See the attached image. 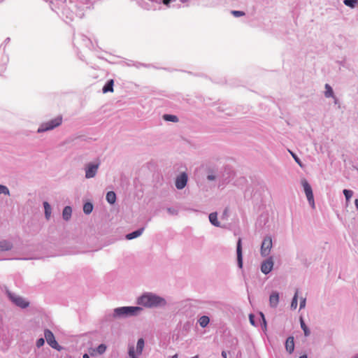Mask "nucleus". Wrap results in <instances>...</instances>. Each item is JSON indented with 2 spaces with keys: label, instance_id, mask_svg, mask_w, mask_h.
I'll use <instances>...</instances> for the list:
<instances>
[{
  "label": "nucleus",
  "instance_id": "2eb2a0df",
  "mask_svg": "<svg viewBox=\"0 0 358 358\" xmlns=\"http://www.w3.org/2000/svg\"><path fill=\"white\" fill-rule=\"evenodd\" d=\"M145 230V227H141L134 231H132L131 233H129L126 235V239L127 240H132L134 238H138L140 236L142 235V234L143 233Z\"/></svg>",
  "mask_w": 358,
  "mask_h": 358
},
{
  "label": "nucleus",
  "instance_id": "4468645a",
  "mask_svg": "<svg viewBox=\"0 0 358 358\" xmlns=\"http://www.w3.org/2000/svg\"><path fill=\"white\" fill-rule=\"evenodd\" d=\"M285 349L289 354H292L294 350V338L293 336H289L285 341Z\"/></svg>",
  "mask_w": 358,
  "mask_h": 358
},
{
  "label": "nucleus",
  "instance_id": "412c9836",
  "mask_svg": "<svg viewBox=\"0 0 358 358\" xmlns=\"http://www.w3.org/2000/svg\"><path fill=\"white\" fill-rule=\"evenodd\" d=\"M210 322V318L208 316L203 315L198 320V323L202 328H205L208 326Z\"/></svg>",
  "mask_w": 358,
  "mask_h": 358
},
{
  "label": "nucleus",
  "instance_id": "f257e3e1",
  "mask_svg": "<svg viewBox=\"0 0 358 358\" xmlns=\"http://www.w3.org/2000/svg\"><path fill=\"white\" fill-rule=\"evenodd\" d=\"M138 304L150 308H162L166 305V301L155 294L147 292L138 299Z\"/></svg>",
  "mask_w": 358,
  "mask_h": 358
},
{
  "label": "nucleus",
  "instance_id": "c9c22d12",
  "mask_svg": "<svg viewBox=\"0 0 358 358\" xmlns=\"http://www.w3.org/2000/svg\"><path fill=\"white\" fill-rule=\"evenodd\" d=\"M166 210L170 215H177L178 213V210L174 208H167Z\"/></svg>",
  "mask_w": 358,
  "mask_h": 358
},
{
  "label": "nucleus",
  "instance_id": "393cba45",
  "mask_svg": "<svg viewBox=\"0 0 358 358\" xmlns=\"http://www.w3.org/2000/svg\"><path fill=\"white\" fill-rule=\"evenodd\" d=\"M93 210V205L90 202H87L83 205V212L86 215L90 214Z\"/></svg>",
  "mask_w": 358,
  "mask_h": 358
},
{
  "label": "nucleus",
  "instance_id": "603ef678",
  "mask_svg": "<svg viewBox=\"0 0 358 358\" xmlns=\"http://www.w3.org/2000/svg\"><path fill=\"white\" fill-rule=\"evenodd\" d=\"M227 210L225 209L224 211V215H227Z\"/></svg>",
  "mask_w": 358,
  "mask_h": 358
},
{
  "label": "nucleus",
  "instance_id": "3c124183",
  "mask_svg": "<svg viewBox=\"0 0 358 358\" xmlns=\"http://www.w3.org/2000/svg\"><path fill=\"white\" fill-rule=\"evenodd\" d=\"M171 358H178V355L176 354V355H173Z\"/></svg>",
  "mask_w": 358,
  "mask_h": 358
},
{
  "label": "nucleus",
  "instance_id": "9b49d317",
  "mask_svg": "<svg viewBox=\"0 0 358 358\" xmlns=\"http://www.w3.org/2000/svg\"><path fill=\"white\" fill-rule=\"evenodd\" d=\"M10 298L16 306L20 308H24L29 306V303L26 301L22 297L10 295Z\"/></svg>",
  "mask_w": 358,
  "mask_h": 358
},
{
  "label": "nucleus",
  "instance_id": "cd10ccee",
  "mask_svg": "<svg viewBox=\"0 0 358 358\" xmlns=\"http://www.w3.org/2000/svg\"><path fill=\"white\" fill-rule=\"evenodd\" d=\"M164 119L166 121H170V122H176L178 120V118L176 115H169V114L164 115Z\"/></svg>",
  "mask_w": 358,
  "mask_h": 358
},
{
  "label": "nucleus",
  "instance_id": "79ce46f5",
  "mask_svg": "<svg viewBox=\"0 0 358 358\" xmlns=\"http://www.w3.org/2000/svg\"><path fill=\"white\" fill-rule=\"evenodd\" d=\"M181 3L185 4V6H189L190 0H179Z\"/></svg>",
  "mask_w": 358,
  "mask_h": 358
},
{
  "label": "nucleus",
  "instance_id": "0eeeda50",
  "mask_svg": "<svg viewBox=\"0 0 358 358\" xmlns=\"http://www.w3.org/2000/svg\"><path fill=\"white\" fill-rule=\"evenodd\" d=\"M272 238L271 236H266L263 239L261 245V255L264 257L268 256L272 248Z\"/></svg>",
  "mask_w": 358,
  "mask_h": 358
},
{
  "label": "nucleus",
  "instance_id": "b1692460",
  "mask_svg": "<svg viewBox=\"0 0 358 358\" xmlns=\"http://www.w3.org/2000/svg\"><path fill=\"white\" fill-rule=\"evenodd\" d=\"M324 96L327 98L334 97V93L332 87L329 84H325Z\"/></svg>",
  "mask_w": 358,
  "mask_h": 358
},
{
  "label": "nucleus",
  "instance_id": "a18cd8bd",
  "mask_svg": "<svg viewBox=\"0 0 358 358\" xmlns=\"http://www.w3.org/2000/svg\"><path fill=\"white\" fill-rule=\"evenodd\" d=\"M222 357L223 358H227V352H226V351H224V350H223V351L222 352Z\"/></svg>",
  "mask_w": 358,
  "mask_h": 358
},
{
  "label": "nucleus",
  "instance_id": "f704fd0d",
  "mask_svg": "<svg viewBox=\"0 0 358 358\" xmlns=\"http://www.w3.org/2000/svg\"><path fill=\"white\" fill-rule=\"evenodd\" d=\"M45 343V339L43 338H40L36 341V345L37 348L42 347Z\"/></svg>",
  "mask_w": 358,
  "mask_h": 358
},
{
  "label": "nucleus",
  "instance_id": "c756f323",
  "mask_svg": "<svg viewBox=\"0 0 358 358\" xmlns=\"http://www.w3.org/2000/svg\"><path fill=\"white\" fill-rule=\"evenodd\" d=\"M343 193L347 201H349L353 195V192L350 189H343Z\"/></svg>",
  "mask_w": 358,
  "mask_h": 358
},
{
  "label": "nucleus",
  "instance_id": "4be33fe9",
  "mask_svg": "<svg viewBox=\"0 0 358 358\" xmlns=\"http://www.w3.org/2000/svg\"><path fill=\"white\" fill-rule=\"evenodd\" d=\"M300 320L301 328L303 331L305 336L306 337L309 336L310 334V331L309 328L307 327V325L306 324L303 317H300V320Z\"/></svg>",
  "mask_w": 358,
  "mask_h": 358
},
{
  "label": "nucleus",
  "instance_id": "5fc2aeb1",
  "mask_svg": "<svg viewBox=\"0 0 358 358\" xmlns=\"http://www.w3.org/2000/svg\"><path fill=\"white\" fill-rule=\"evenodd\" d=\"M129 358H137V357H129Z\"/></svg>",
  "mask_w": 358,
  "mask_h": 358
},
{
  "label": "nucleus",
  "instance_id": "a19ab883",
  "mask_svg": "<svg viewBox=\"0 0 358 358\" xmlns=\"http://www.w3.org/2000/svg\"><path fill=\"white\" fill-rule=\"evenodd\" d=\"M260 316H261V317L262 319V322H263L264 326L266 328V319H265L264 315L262 313H260Z\"/></svg>",
  "mask_w": 358,
  "mask_h": 358
},
{
  "label": "nucleus",
  "instance_id": "6ab92c4d",
  "mask_svg": "<svg viewBox=\"0 0 358 358\" xmlns=\"http://www.w3.org/2000/svg\"><path fill=\"white\" fill-rule=\"evenodd\" d=\"M144 346H145L144 339L142 338H139L138 340L137 344H136V354L138 355H141L142 354Z\"/></svg>",
  "mask_w": 358,
  "mask_h": 358
},
{
  "label": "nucleus",
  "instance_id": "473e14b6",
  "mask_svg": "<svg viewBox=\"0 0 358 358\" xmlns=\"http://www.w3.org/2000/svg\"><path fill=\"white\" fill-rule=\"evenodd\" d=\"M136 350L135 351L134 346H130L128 350V355L129 357H136Z\"/></svg>",
  "mask_w": 358,
  "mask_h": 358
},
{
  "label": "nucleus",
  "instance_id": "6e6552de",
  "mask_svg": "<svg viewBox=\"0 0 358 358\" xmlns=\"http://www.w3.org/2000/svg\"><path fill=\"white\" fill-rule=\"evenodd\" d=\"M273 264L272 257L267 258L261 264V271L265 275L268 274L272 271Z\"/></svg>",
  "mask_w": 358,
  "mask_h": 358
},
{
  "label": "nucleus",
  "instance_id": "5701e85b",
  "mask_svg": "<svg viewBox=\"0 0 358 358\" xmlns=\"http://www.w3.org/2000/svg\"><path fill=\"white\" fill-rule=\"evenodd\" d=\"M106 201L110 204H113L116 201V194L113 191L108 192L106 196Z\"/></svg>",
  "mask_w": 358,
  "mask_h": 358
},
{
  "label": "nucleus",
  "instance_id": "bb28decb",
  "mask_svg": "<svg viewBox=\"0 0 358 358\" xmlns=\"http://www.w3.org/2000/svg\"><path fill=\"white\" fill-rule=\"evenodd\" d=\"M343 3L345 6L354 8L358 3V0H344Z\"/></svg>",
  "mask_w": 358,
  "mask_h": 358
},
{
  "label": "nucleus",
  "instance_id": "1a4fd4ad",
  "mask_svg": "<svg viewBox=\"0 0 358 358\" xmlns=\"http://www.w3.org/2000/svg\"><path fill=\"white\" fill-rule=\"evenodd\" d=\"M188 176L185 172L180 173L176 177V187L178 189H182L187 183Z\"/></svg>",
  "mask_w": 358,
  "mask_h": 358
},
{
  "label": "nucleus",
  "instance_id": "f3484780",
  "mask_svg": "<svg viewBox=\"0 0 358 358\" xmlns=\"http://www.w3.org/2000/svg\"><path fill=\"white\" fill-rule=\"evenodd\" d=\"M72 214V208L71 206H65L62 212V217L64 220L68 221L70 220Z\"/></svg>",
  "mask_w": 358,
  "mask_h": 358
},
{
  "label": "nucleus",
  "instance_id": "8fccbe9b",
  "mask_svg": "<svg viewBox=\"0 0 358 358\" xmlns=\"http://www.w3.org/2000/svg\"><path fill=\"white\" fill-rule=\"evenodd\" d=\"M10 41V38H7L5 39L4 43H7Z\"/></svg>",
  "mask_w": 358,
  "mask_h": 358
},
{
  "label": "nucleus",
  "instance_id": "20e7f679",
  "mask_svg": "<svg viewBox=\"0 0 358 358\" xmlns=\"http://www.w3.org/2000/svg\"><path fill=\"white\" fill-rule=\"evenodd\" d=\"M301 184L303 187V190L306 194V198H307L309 205L313 208H315V205L314 196H313V189H312L310 185L307 181V180L305 178H303L301 180Z\"/></svg>",
  "mask_w": 358,
  "mask_h": 358
},
{
  "label": "nucleus",
  "instance_id": "de8ad7c7",
  "mask_svg": "<svg viewBox=\"0 0 358 358\" xmlns=\"http://www.w3.org/2000/svg\"><path fill=\"white\" fill-rule=\"evenodd\" d=\"M83 358H90V356L87 353H85L83 356Z\"/></svg>",
  "mask_w": 358,
  "mask_h": 358
},
{
  "label": "nucleus",
  "instance_id": "e433bc0d",
  "mask_svg": "<svg viewBox=\"0 0 358 358\" xmlns=\"http://www.w3.org/2000/svg\"><path fill=\"white\" fill-rule=\"evenodd\" d=\"M249 320H250V324H251L252 325H253V326H255V327H256V326H257V324H256V323H255V316H254V315H252V314H250V315H249Z\"/></svg>",
  "mask_w": 358,
  "mask_h": 358
},
{
  "label": "nucleus",
  "instance_id": "c85d7f7f",
  "mask_svg": "<svg viewBox=\"0 0 358 358\" xmlns=\"http://www.w3.org/2000/svg\"><path fill=\"white\" fill-rule=\"evenodd\" d=\"M289 152L294 158V161L299 165L300 167L303 168L304 165L302 163L301 160L299 159V157L292 151L289 150Z\"/></svg>",
  "mask_w": 358,
  "mask_h": 358
},
{
  "label": "nucleus",
  "instance_id": "ea45409f",
  "mask_svg": "<svg viewBox=\"0 0 358 358\" xmlns=\"http://www.w3.org/2000/svg\"><path fill=\"white\" fill-rule=\"evenodd\" d=\"M173 0H162V3L167 7H170V3Z\"/></svg>",
  "mask_w": 358,
  "mask_h": 358
},
{
  "label": "nucleus",
  "instance_id": "c03bdc74",
  "mask_svg": "<svg viewBox=\"0 0 358 358\" xmlns=\"http://www.w3.org/2000/svg\"><path fill=\"white\" fill-rule=\"evenodd\" d=\"M334 99V104H339V100L337 97L334 96V97H332Z\"/></svg>",
  "mask_w": 358,
  "mask_h": 358
},
{
  "label": "nucleus",
  "instance_id": "39448f33",
  "mask_svg": "<svg viewBox=\"0 0 358 358\" xmlns=\"http://www.w3.org/2000/svg\"><path fill=\"white\" fill-rule=\"evenodd\" d=\"M100 166V162H89L85 165V178L87 179L96 176Z\"/></svg>",
  "mask_w": 358,
  "mask_h": 358
},
{
  "label": "nucleus",
  "instance_id": "f03ea898",
  "mask_svg": "<svg viewBox=\"0 0 358 358\" xmlns=\"http://www.w3.org/2000/svg\"><path fill=\"white\" fill-rule=\"evenodd\" d=\"M141 310L142 308L138 306H122L115 308L110 316L117 319L127 318L138 315Z\"/></svg>",
  "mask_w": 358,
  "mask_h": 358
},
{
  "label": "nucleus",
  "instance_id": "09e8293b",
  "mask_svg": "<svg viewBox=\"0 0 358 358\" xmlns=\"http://www.w3.org/2000/svg\"><path fill=\"white\" fill-rule=\"evenodd\" d=\"M299 358H308V357L306 355H303L300 356Z\"/></svg>",
  "mask_w": 358,
  "mask_h": 358
},
{
  "label": "nucleus",
  "instance_id": "49530a36",
  "mask_svg": "<svg viewBox=\"0 0 358 358\" xmlns=\"http://www.w3.org/2000/svg\"><path fill=\"white\" fill-rule=\"evenodd\" d=\"M355 205L356 208L358 210V199H355Z\"/></svg>",
  "mask_w": 358,
  "mask_h": 358
},
{
  "label": "nucleus",
  "instance_id": "864d4df0",
  "mask_svg": "<svg viewBox=\"0 0 358 358\" xmlns=\"http://www.w3.org/2000/svg\"><path fill=\"white\" fill-rule=\"evenodd\" d=\"M192 358H199V356H198V355H196V356H194V357H192Z\"/></svg>",
  "mask_w": 358,
  "mask_h": 358
},
{
  "label": "nucleus",
  "instance_id": "ddd939ff",
  "mask_svg": "<svg viewBox=\"0 0 358 358\" xmlns=\"http://www.w3.org/2000/svg\"><path fill=\"white\" fill-rule=\"evenodd\" d=\"M279 303V294L273 292L269 296V304L271 308H276Z\"/></svg>",
  "mask_w": 358,
  "mask_h": 358
},
{
  "label": "nucleus",
  "instance_id": "72a5a7b5",
  "mask_svg": "<svg viewBox=\"0 0 358 358\" xmlns=\"http://www.w3.org/2000/svg\"><path fill=\"white\" fill-rule=\"evenodd\" d=\"M231 13L236 17L243 16L245 15V13L241 10H232Z\"/></svg>",
  "mask_w": 358,
  "mask_h": 358
},
{
  "label": "nucleus",
  "instance_id": "37998d69",
  "mask_svg": "<svg viewBox=\"0 0 358 358\" xmlns=\"http://www.w3.org/2000/svg\"><path fill=\"white\" fill-rule=\"evenodd\" d=\"M83 1H84V3L87 5V8H90V6L88 5L92 3V2L94 1V0H82Z\"/></svg>",
  "mask_w": 358,
  "mask_h": 358
},
{
  "label": "nucleus",
  "instance_id": "a211bd4d",
  "mask_svg": "<svg viewBox=\"0 0 358 358\" xmlns=\"http://www.w3.org/2000/svg\"><path fill=\"white\" fill-rule=\"evenodd\" d=\"M209 221L215 227H220V223L217 220V214L216 212L211 213L209 215Z\"/></svg>",
  "mask_w": 358,
  "mask_h": 358
},
{
  "label": "nucleus",
  "instance_id": "7c9ffc66",
  "mask_svg": "<svg viewBox=\"0 0 358 358\" xmlns=\"http://www.w3.org/2000/svg\"><path fill=\"white\" fill-rule=\"evenodd\" d=\"M10 195L9 189L3 185H0V194Z\"/></svg>",
  "mask_w": 358,
  "mask_h": 358
},
{
  "label": "nucleus",
  "instance_id": "58836bf2",
  "mask_svg": "<svg viewBox=\"0 0 358 358\" xmlns=\"http://www.w3.org/2000/svg\"><path fill=\"white\" fill-rule=\"evenodd\" d=\"M215 178H216V176L213 173L208 174L207 176V179L208 180H215Z\"/></svg>",
  "mask_w": 358,
  "mask_h": 358
},
{
  "label": "nucleus",
  "instance_id": "9d476101",
  "mask_svg": "<svg viewBox=\"0 0 358 358\" xmlns=\"http://www.w3.org/2000/svg\"><path fill=\"white\" fill-rule=\"evenodd\" d=\"M237 264L240 268H243V252H242V240L238 238L236 245Z\"/></svg>",
  "mask_w": 358,
  "mask_h": 358
},
{
  "label": "nucleus",
  "instance_id": "f8f14e48",
  "mask_svg": "<svg viewBox=\"0 0 358 358\" xmlns=\"http://www.w3.org/2000/svg\"><path fill=\"white\" fill-rule=\"evenodd\" d=\"M13 247V244L8 240H0V252L10 250Z\"/></svg>",
  "mask_w": 358,
  "mask_h": 358
},
{
  "label": "nucleus",
  "instance_id": "423d86ee",
  "mask_svg": "<svg viewBox=\"0 0 358 358\" xmlns=\"http://www.w3.org/2000/svg\"><path fill=\"white\" fill-rule=\"evenodd\" d=\"M44 336H45V339L47 341L48 344L51 348L56 349L58 351H59L62 349V347L58 344V343L55 340L53 333L50 329H45Z\"/></svg>",
  "mask_w": 358,
  "mask_h": 358
},
{
  "label": "nucleus",
  "instance_id": "4c0bfd02",
  "mask_svg": "<svg viewBox=\"0 0 358 358\" xmlns=\"http://www.w3.org/2000/svg\"><path fill=\"white\" fill-rule=\"evenodd\" d=\"M306 300L305 298H302L300 301L299 308L303 309L306 306Z\"/></svg>",
  "mask_w": 358,
  "mask_h": 358
},
{
  "label": "nucleus",
  "instance_id": "aec40b11",
  "mask_svg": "<svg viewBox=\"0 0 358 358\" xmlns=\"http://www.w3.org/2000/svg\"><path fill=\"white\" fill-rule=\"evenodd\" d=\"M43 204V207H44V210H45V217L46 220H50V216H51V212H52L51 206L48 201H44Z\"/></svg>",
  "mask_w": 358,
  "mask_h": 358
},
{
  "label": "nucleus",
  "instance_id": "7ed1b4c3",
  "mask_svg": "<svg viewBox=\"0 0 358 358\" xmlns=\"http://www.w3.org/2000/svg\"><path fill=\"white\" fill-rule=\"evenodd\" d=\"M62 123V117L61 115L57 116V117L50 120L46 122L42 123L39 127L38 128V133H43L45 131H48L55 128L59 127Z\"/></svg>",
  "mask_w": 358,
  "mask_h": 358
},
{
  "label": "nucleus",
  "instance_id": "a878e982",
  "mask_svg": "<svg viewBox=\"0 0 358 358\" xmlns=\"http://www.w3.org/2000/svg\"><path fill=\"white\" fill-rule=\"evenodd\" d=\"M297 305H298V290L296 291L293 298H292V302H291V309L292 310H295L297 307Z\"/></svg>",
  "mask_w": 358,
  "mask_h": 358
},
{
  "label": "nucleus",
  "instance_id": "2f4dec72",
  "mask_svg": "<svg viewBox=\"0 0 358 358\" xmlns=\"http://www.w3.org/2000/svg\"><path fill=\"white\" fill-rule=\"evenodd\" d=\"M96 350L99 354L101 355L104 353L106 350V345L105 344H100L97 348Z\"/></svg>",
  "mask_w": 358,
  "mask_h": 358
},
{
  "label": "nucleus",
  "instance_id": "dca6fc26",
  "mask_svg": "<svg viewBox=\"0 0 358 358\" xmlns=\"http://www.w3.org/2000/svg\"><path fill=\"white\" fill-rule=\"evenodd\" d=\"M114 81L113 79L108 80L102 88L103 93L113 92Z\"/></svg>",
  "mask_w": 358,
  "mask_h": 358
}]
</instances>
